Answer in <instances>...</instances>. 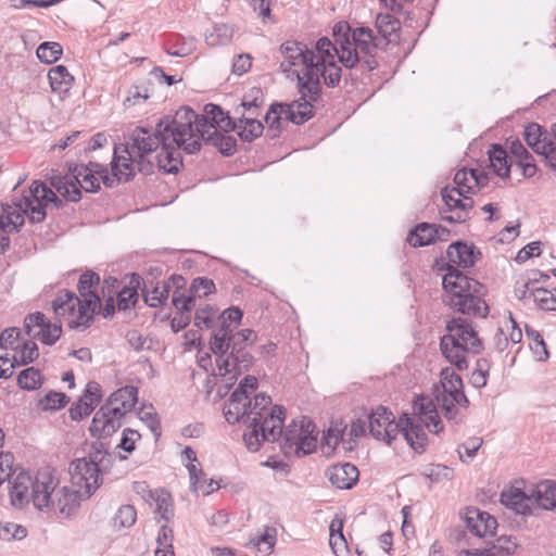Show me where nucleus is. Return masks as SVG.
<instances>
[{"label":"nucleus","mask_w":556,"mask_h":556,"mask_svg":"<svg viewBox=\"0 0 556 556\" xmlns=\"http://www.w3.org/2000/svg\"><path fill=\"white\" fill-rule=\"evenodd\" d=\"M484 544L483 548L462 549L457 556H510L518 548L516 538L506 534L485 541Z\"/></svg>","instance_id":"21"},{"label":"nucleus","mask_w":556,"mask_h":556,"mask_svg":"<svg viewBox=\"0 0 556 556\" xmlns=\"http://www.w3.org/2000/svg\"><path fill=\"white\" fill-rule=\"evenodd\" d=\"M326 476L337 489L350 490L358 481L359 471L355 465L344 463L329 467L326 471Z\"/></svg>","instance_id":"27"},{"label":"nucleus","mask_w":556,"mask_h":556,"mask_svg":"<svg viewBox=\"0 0 556 556\" xmlns=\"http://www.w3.org/2000/svg\"><path fill=\"white\" fill-rule=\"evenodd\" d=\"M123 159L119 155V148H114L113 159L111 162L112 175L103 174L100 179L108 188L115 187L121 181H129L135 175V167L130 166L129 169H124L122 166Z\"/></svg>","instance_id":"33"},{"label":"nucleus","mask_w":556,"mask_h":556,"mask_svg":"<svg viewBox=\"0 0 556 556\" xmlns=\"http://www.w3.org/2000/svg\"><path fill=\"white\" fill-rule=\"evenodd\" d=\"M440 383L442 390H438V393L447 394L448 396H458L457 393H465L462 377L450 367L441 369Z\"/></svg>","instance_id":"40"},{"label":"nucleus","mask_w":556,"mask_h":556,"mask_svg":"<svg viewBox=\"0 0 556 556\" xmlns=\"http://www.w3.org/2000/svg\"><path fill=\"white\" fill-rule=\"evenodd\" d=\"M277 541V530L273 527H265L264 532L255 538H251L248 547L256 548L257 552L264 555L273 553Z\"/></svg>","instance_id":"43"},{"label":"nucleus","mask_w":556,"mask_h":556,"mask_svg":"<svg viewBox=\"0 0 556 556\" xmlns=\"http://www.w3.org/2000/svg\"><path fill=\"white\" fill-rule=\"evenodd\" d=\"M138 301V292L135 288L124 287L116 298V306L118 311H127L135 306Z\"/></svg>","instance_id":"59"},{"label":"nucleus","mask_w":556,"mask_h":556,"mask_svg":"<svg viewBox=\"0 0 556 556\" xmlns=\"http://www.w3.org/2000/svg\"><path fill=\"white\" fill-rule=\"evenodd\" d=\"M315 49L318 52V80L323 77L327 87L338 86L342 77V70L336 62L339 52L328 37H320L315 43Z\"/></svg>","instance_id":"16"},{"label":"nucleus","mask_w":556,"mask_h":556,"mask_svg":"<svg viewBox=\"0 0 556 556\" xmlns=\"http://www.w3.org/2000/svg\"><path fill=\"white\" fill-rule=\"evenodd\" d=\"M236 130L242 141L252 142L263 134L264 125L254 117L242 115L239 117V125L237 124Z\"/></svg>","instance_id":"41"},{"label":"nucleus","mask_w":556,"mask_h":556,"mask_svg":"<svg viewBox=\"0 0 556 556\" xmlns=\"http://www.w3.org/2000/svg\"><path fill=\"white\" fill-rule=\"evenodd\" d=\"M447 333L440 339L442 355L458 370L468 367L466 353L479 354L483 343L473 329L471 321L454 317L446 324Z\"/></svg>","instance_id":"8"},{"label":"nucleus","mask_w":556,"mask_h":556,"mask_svg":"<svg viewBox=\"0 0 556 556\" xmlns=\"http://www.w3.org/2000/svg\"><path fill=\"white\" fill-rule=\"evenodd\" d=\"M450 230L437 224L420 223L408 232L407 241L412 247H426L437 241H445Z\"/></svg>","instance_id":"22"},{"label":"nucleus","mask_w":556,"mask_h":556,"mask_svg":"<svg viewBox=\"0 0 556 556\" xmlns=\"http://www.w3.org/2000/svg\"><path fill=\"white\" fill-rule=\"evenodd\" d=\"M180 290L181 289H175L172 299L173 305L179 313L189 314L194 306V298L191 294L188 296L185 295Z\"/></svg>","instance_id":"64"},{"label":"nucleus","mask_w":556,"mask_h":556,"mask_svg":"<svg viewBox=\"0 0 556 556\" xmlns=\"http://www.w3.org/2000/svg\"><path fill=\"white\" fill-rule=\"evenodd\" d=\"M217 309L211 305L198 308L194 314V325L203 330L213 327Z\"/></svg>","instance_id":"56"},{"label":"nucleus","mask_w":556,"mask_h":556,"mask_svg":"<svg viewBox=\"0 0 556 556\" xmlns=\"http://www.w3.org/2000/svg\"><path fill=\"white\" fill-rule=\"evenodd\" d=\"M444 206L441 208V218L448 223H465L470 217L473 200L467 194L450 186L441 190Z\"/></svg>","instance_id":"15"},{"label":"nucleus","mask_w":556,"mask_h":556,"mask_svg":"<svg viewBox=\"0 0 556 556\" xmlns=\"http://www.w3.org/2000/svg\"><path fill=\"white\" fill-rule=\"evenodd\" d=\"M191 113L194 118H191V129L190 134H186V141H198L200 149L202 148V137L212 134L217 127L225 132L237 129V123L217 104H205L204 114L199 115L192 109Z\"/></svg>","instance_id":"12"},{"label":"nucleus","mask_w":556,"mask_h":556,"mask_svg":"<svg viewBox=\"0 0 556 556\" xmlns=\"http://www.w3.org/2000/svg\"><path fill=\"white\" fill-rule=\"evenodd\" d=\"M531 295L542 311L556 312V294L545 288L531 289Z\"/></svg>","instance_id":"50"},{"label":"nucleus","mask_w":556,"mask_h":556,"mask_svg":"<svg viewBox=\"0 0 556 556\" xmlns=\"http://www.w3.org/2000/svg\"><path fill=\"white\" fill-rule=\"evenodd\" d=\"M27 535V530L21 525L13 522L0 523V540H23Z\"/></svg>","instance_id":"60"},{"label":"nucleus","mask_w":556,"mask_h":556,"mask_svg":"<svg viewBox=\"0 0 556 556\" xmlns=\"http://www.w3.org/2000/svg\"><path fill=\"white\" fill-rule=\"evenodd\" d=\"M138 402V388L125 386L113 392L94 414L89 431L92 437L108 438L122 426V418L131 412Z\"/></svg>","instance_id":"9"},{"label":"nucleus","mask_w":556,"mask_h":556,"mask_svg":"<svg viewBox=\"0 0 556 556\" xmlns=\"http://www.w3.org/2000/svg\"><path fill=\"white\" fill-rule=\"evenodd\" d=\"M8 481L11 485L10 489V497H11V504L14 507L22 508L25 506L28 501V491L31 486L34 493V483L31 477L27 472H20L15 477H12V475H7Z\"/></svg>","instance_id":"29"},{"label":"nucleus","mask_w":556,"mask_h":556,"mask_svg":"<svg viewBox=\"0 0 556 556\" xmlns=\"http://www.w3.org/2000/svg\"><path fill=\"white\" fill-rule=\"evenodd\" d=\"M446 254L452 264L462 268L473 266L481 255L480 251L472 243L469 244L464 241H456L450 244Z\"/></svg>","instance_id":"28"},{"label":"nucleus","mask_w":556,"mask_h":556,"mask_svg":"<svg viewBox=\"0 0 556 556\" xmlns=\"http://www.w3.org/2000/svg\"><path fill=\"white\" fill-rule=\"evenodd\" d=\"M501 502L517 514L530 515L533 508L532 488L529 492L515 486L504 490L501 494Z\"/></svg>","instance_id":"26"},{"label":"nucleus","mask_w":556,"mask_h":556,"mask_svg":"<svg viewBox=\"0 0 556 556\" xmlns=\"http://www.w3.org/2000/svg\"><path fill=\"white\" fill-rule=\"evenodd\" d=\"M422 424L407 414H403L399 419V432H402L407 443L418 453L424 452L427 445V434Z\"/></svg>","instance_id":"23"},{"label":"nucleus","mask_w":556,"mask_h":556,"mask_svg":"<svg viewBox=\"0 0 556 556\" xmlns=\"http://www.w3.org/2000/svg\"><path fill=\"white\" fill-rule=\"evenodd\" d=\"M43 377L39 369L28 367L23 369L17 376V384L21 389L34 391L42 386Z\"/></svg>","instance_id":"46"},{"label":"nucleus","mask_w":556,"mask_h":556,"mask_svg":"<svg viewBox=\"0 0 556 556\" xmlns=\"http://www.w3.org/2000/svg\"><path fill=\"white\" fill-rule=\"evenodd\" d=\"M141 434L131 428H125L122 432L121 442L117 447L126 453H132L136 450V442L139 441Z\"/></svg>","instance_id":"63"},{"label":"nucleus","mask_w":556,"mask_h":556,"mask_svg":"<svg viewBox=\"0 0 556 556\" xmlns=\"http://www.w3.org/2000/svg\"><path fill=\"white\" fill-rule=\"evenodd\" d=\"M458 396L447 394L437 393L435 402L437 408L439 407L444 415V417L448 421H453L454 424H458L462 419L459 417L458 407L467 408L470 404L468 397L465 393H457Z\"/></svg>","instance_id":"30"},{"label":"nucleus","mask_w":556,"mask_h":556,"mask_svg":"<svg viewBox=\"0 0 556 556\" xmlns=\"http://www.w3.org/2000/svg\"><path fill=\"white\" fill-rule=\"evenodd\" d=\"M191 118H194L191 108L181 106L175 115H165L160 118L154 128L137 126L132 129L127 144L114 147L119 148L124 169L136 165L141 174H153L154 162L149 159V155L161 148L155 156L157 167L165 174H177L182 167L180 151L187 154H195L200 151L198 141H186V134H190L191 129Z\"/></svg>","instance_id":"1"},{"label":"nucleus","mask_w":556,"mask_h":556,"mask_svg":"<svg viewBox=\"0 0 556 556\" xmlns=\"http://www.w3.org/2000/svg\"><path fill=\"white\" fill-rule=\"evenodd\" d=\"M100 277L93 271L83 274L78 281L77 296L74 292L62 290L52 302L53 311L68 328L84 331L93 320L101 301L97 293Z\"/></svg>","instance_id":"3"},{"label":"nucleus","mask_w":556,"mask_h":556,"mask_svg":"<svg viewBox=\"0 0 556 556\" xmlns=\"http://www.w3.org/2000/svg\"><path fill=\"white\" fill-rule=\"evenodd\" d=\"M243 313L239 307L226 308L218 317L217 327L213 328L210 338V349L216 356V364L222 376H238L248 371L254 357L248 351L257 339L252 329L237 330L242 320Z\"/></svg>","instance_id":"2"},{"label":"nucleus","mask_w":556,"mask_h":556,"mask_svg":"<svg viewBox=\"0 0 556 556\" xmlns=\"http://www.w3.org/2000/svg\"><path fill=\"white\" fill-rule=\"evenodd\" d=\"M173 540H174V531L173 529L167 526L163 525L161 526L157 538H156V549L154 555L155 556H175L174 547H173Z\"/></svg>","instance_id":"45"},{"label":"nucleus","mask_w":556,"mask_h":556,"mask_svg":"<svg viewBox=\"0 0 556 556\" xmlns=\"http://www.w3.org/2000/svg\"><path fill=\"white\" fill-rule=\"evenodd\" d=\"M280 53L285 58L280 63V70L288 77L296 78L299 93L311 101H317L321 92V85L318 80V52L316 49H309L301 41L287 40L281 43Z\"/></svg>","instance_id":"5"},{"label":"nucleus","mask_w":556,"mask_h":556,"mask_svg":"<svg viewBox=\"0 0 556 556\" xmlns=\"http://www.w3.org/2000/svg\"><path fill=\"white\" fill-rule=\"evenodd\" d=\"M369 432L377 439L391 444L399 434V421L384 406H378L368 417Z\"/></svg>","instance_id":"19"},{"label":"nucleus","mask_w":556,"mask_h":556,"mask_svg":"<svg viewBox=\"0 0 556 556\" xmlns=\"http://www.w3.org/2000/svg\"><path fill=\"white\" fill-rule=\"evenodd\" d=\"M443 288L451 294L450 305L457 312L475 316L485 317L489 307L483 300L486 293L484 285L463 274L459 269L450 266L443 276Z\"/></svg>","instance_id":"6"},{"label":"nucleus","mask_w":556,"mask_h":556,"mask_svg":"<svg viewBox=\"0 0 556 556\" xmlns=\"http://www.w3.org/2000/svg\"><path fill=\"white\" fill-rule=\"evenodd\" d=\"M281 450L286 456L302 457L313 453L317 446L315 424L306 416L294 419L282 430Z\"/></svg>","instance_id":"11"},{"label":"nucleus","mask_w":556,"mask_h":556,"mask_svg":"<svg viewBox=\"0 0 556 556\" xmlns=\"http://www.w3.org/2000/svg\"><path fill=\"white\" fill-rule=\"evenodd\" d=\"M58 192L68 201L77 202L81 198V189L72 177L68 180L53 184Z\"/></svg>","instance_id":"58"},{"label":"nucleus","mask_w":556,"mask_h":556,"mask_svg":"<svg viewBox=\"0 0 556 556\" xmlns=\"http://www.w3.org/2000/svg\"><path fill=\"white\" fill-rule=\"evenodd\" d=\"M71 484L85 498H90L103 483L101 469L94 464H87L86 459H74L68 467Z\"/></svg>","instance_id":"14"},{"label":"nucleus","mask_w":556,"mask_h":556,"mask_svg":"<svg viewBox=\"0 0 556 556\" xmlns=\"http://www.w3.org/2000/svg\"><path fill=\"white\" fill-rule=\"evenodd\" d=\"M413 408L417 415L416 419L424 422L429 431L439 433L443 429L437 404H434L431 397L425 395L417 396L413 403Z\"/></svg>","instance_id":"24"},{"label":"nucleus","mask_w":556,"mask_h":556,"mask_svg":"<svg viewBox=\"0 0 556 556\" xmlns=\"http://www.w3.org/2000/svg\"><path fill=\"white\" fill-rule=\"evenodd\" d=\"M343 439V430L336 426L330 427L323 437L321 445L324 452L329 454L334 451L339 442Z\"/></svg>","instance_id":"61"},{"label":"nucleus","mask_w":556,"mask_h":556,"mask_svg":"<svg viewBox=\"0 0 556 556\" xmlns=\"http://www.w3.org/2000/svg\"><path fill=\"white\" fill-rule=\"evenodd\" d=\"M215 291V283L212 279L206 277L194 278L189 288V292L195 299L205 298Z\"/></svg>","instance_id":"55"},{"label":"nucleus","mask_w":556,"mask_h":556,"mask_svg":"<svg viewBox=\"0 0 556 556\" xmlns=\"http://www.w3.org/2000/svg\"><path fill=\"white\" fill-rule=\"evenodd\" d=\"M483 440L478 437L467 439L457 448L458 456L462 462L467 463L476 456L478 450L481 447Z\"/></svg>","instance_id":"57"},{"label":"nucleus","mask_w":556,"mask_h":556,"mask_svg":"<svg viewBox=\"0 0 556 556\" xmlns=\"http://www.w3.org/2000/svg\"><path fill=\"white\" fill-rule=\"evenodd\" d=\"M248 396L242 392H232L225 404L224 415L228 424L242 422L248 426Z\"/></svg>","instance_id":"31"},{"label":"nucleus","mask_w":556,"mask_h":556,"mask_svg":"<svg viewBox=\"0 0 556 556\" xmlns=\"http://www.w3.org/2000/svg\"><path fill=\"white\" fill-rule=\"evenodd\" d=\"M86 500L72 485H60L59 480L47 470L39 471L35 479L33 504L39 510L59 513L68 518Z\"/></svg>","instance_id":"7"},{"label":"nucleus","mask_w":556,"mask_h":556,"mask_svg":"<svg viewBox=\"0 0 556 556\" xmlns=\"http://www.w3.org/2000/svg\"><path fill=\"white\" fill-rule=\"evenodd\" d=\"M48 79L53 92L66 93L73 86L74 77L64 65H56L49 70Z\"/></svg>","instance_id":"34"},{"label":"nucleus","mask_w":556,"mask_h":556,"mask_svg":"<svg viewBox=\"0 0 556 556\" xmlns=\"http://www.w3.org/2000/svg\"><path fill=\"white\" fill-rule=\"evenodd\" d=\"M380 41L374 36L369 27H357L352 30V53L359 55V61L354 70H364L370 72L378 66L374 52L378 48Z\"/></svg>","instance_id":"17"},{"label":"nucleus","mask_w":556,"mask_h":556,"mask_svg":"<svg viewBox=\"0 0 556 556\" xmlns=\"http://www.w3.org/2000/svg\"><path fill=\"white\" fill-rule=\"evenodd\" d=\"M13 203L27 214L31 223H41L46 218V205L52 203L60 208L63 205V200L46 182L36 180L30 185L28 191L16 195Z\"/></svg>","instance_id":"13"},{"label":"nucleus","mask_w":556,"mask_h":556,"mask_svg":"<svg viewBox=\"0 0 556 556\" xmlns=\"http://www.w3.org/2000/svg\"><path fill=\"white\" fill-rule=\"evenodd\" d=\"M489 161L494 173L502 178H508L510 173V165L508 164V156L506 150L498 143L491 146L489 150Z\"/></svg>","instance_id":"38"},{"label":"nucleus","mask_w":556,"mask_h":556,"mask_svg":"<svg viewBox=\"0 0 556 556\" xmlns=\"http://www.w3.org/2000/svg\"><path fill=\"white\" fill-rule=\"evenodd\" d=\"M61 332V325L51 324L48 320L42 329H39L34 333L33 338L40 340L43 344L52 345L59 340Z\"/></svg>","instance_id":"53"},{"label":"nucleus","mask_w":556,"mask_h":556,"mask_svg":"<svg viewBox=\"0 0 556 556\" xmlns=\"http://www.w3.org/2000/svg\"><path fill=\"white\" fill-rule=\"evenodd\" d=\"M102 399L101 386L96 381H89L85 388L84 393L79 397L86 404L90 403V406H96Z\"/></svg>","instance_id":"62"},{"label":"nucleus","mask_w":556,"mask_h":556,"mask_svg":"<svg viewBox=\"0 0 556 556\" xmlns=\"http://www.w3.org/2000/svg\"><path fill=\"white\" fill-rule=\"evenodd\" d=\"M87 464H94V467L101 469V472L111 466V455L105 443L96 441L91 444L88 456L83 457Z\"/></svg>","instance_id":"42"},{"label":"nucleus","mask_w":556,"mask_h":556,"mask_svg":"<svg viewBox=\"0 0 556 556\" xmlns=\"http://www.w3.org/2000/svg\"><path fill=\"white\" fill-rule=\"evenodd\" d=\"M333 48L339 52L338 59L348 70L353 71L359 61V55L352 53V29L348 22L341 21L332 28ZM350 79L356 80L358 76L350 72Z\"/></svg>","instance_id":"18"},{"label":"nucleus","mask_w":556,"mask_h":556,"mask_svg":"<svg viewBox=\"0 0 556 556\" xmlns=\"http://www.w3.org/2000/svg\"><path fill=\"white\" fill-rule=\"evenodd\" d=\"M271 399L258 393L253 401L248 399V427L243 433V442L250 452H257L263 442H276L283 429L286 410L275 405L270 409Z\"/></svg>","instance_id":"4"},{"label":"nucleus","mask_w":556,"mask_h":556,"mask_svg":"<svg viewBox=\"0 0 556 556\" xmlns=\"http://www.w3.org/2000/svg\"><path fill=\"white\" fill-rule=\"evenodd\" d=\"M232 36L233 29L227 24L219 23L213 26L205 39L210 46H225L231 41Z\"/></svg>","instance_id":"48"},{"label":"nucleus","mask_w":556,"mask_h":556,"mask_svg":"<svg viewBox=\"0 0 556 556\" xmlns=\"http://www.w3.org/2000/svg\"><path fill=\"white\" fill-rule=\"evenodd\" d=\"M203 141L215 147L224 156H231L237 151V139L233 136L224 135L217 129L202 137V142Z\"/></svg>","instance_id":"37"},{"label":"nucleus","mask_w":556,"mask_h":556,"mask_svg":"<svg viewBox=\"0 0 556 556\" xmlns=\"http://www.w3.org/2000/svg\"><path fill=\"white\" fill-rule=\"evenodd\" d=\"M527 144L538 154H541L549 144L546 130L536 123L529 124L523 131Z\"/></svg>","instance_id":"36"},{"label":"nucleus","mask_w":556,"mask_h":556,"mask_svg":"<svg viewBox=\"0 0 556 556\" xmlns=\"http://www.w3.org/2000/svg\"><path fill=\"white\" fill-rule=\"evenodd\" d=\"M62 46L55 41H45L40 43L36 50L39 61L46 64L56 62L62 56Z\"/></svg>","instance_id":"47"},{"label":"nucleus","mask_w":556,"mask_h":556,"mask_svg":"<svg viewBox=\"0 0 556 556\" xmlns=\"http://www.w3.org/2000/svg\"><path fill=\"white\" fill-rule=\"evenodd\" d=\"M137 520V511L132 505H122L113 518L116 529L130 528Z\"/></svg>","instance_id":"52"},{"label":"nucleus","mask_w":556,"mask_h":556,"mask_svg":"<svg viewBox=\"0 0 556 556\" xmlns=\"http://www.w3.org/2000/svg\"><path fill=\"white\" fill-rule=\"evenodd\" d=\"M376 28L388 42L390 37L401 28L400 21L390 13H379L376 17Z\"/></svg>","instance_id":"44"},{"label":"nucleus","mask_w":556,"mask_h":556,"mask_svg":"<svg viewBox=\"0 0 556 556\" xmlns=\"http://www.w3.org/2000/svg\"><path fill=\"white\" fill-rule=\"evenodd\" d=\"M149 498L155 503L154 513L160 515L161 519L168 522L174 517V505L170 493L163 489L149 492Z\"/></svg>","instance_id":"39"},{"label":"nucleus","mask_w":556,"mask_h":556,"mask_svg":"<svg viewBox=\"0 0 556 556\" xmlns=\"http://www.w3.org/2000/svg\"><path fill=\"white\" fill-rule=\"evenodd\" d=\"M526 334L530 340L529 346L538 359L541 362L546 361L549 357V353L542 334L538 330L530 327L526 328Z\"/></svg>","instance_id":"49"},{"label":"nucleus","mask_w":556,"mask_h":556,"mask_svg":"<svg viewBox=\"0 0 556 556\" xmlns=\"http://www.w3.org/2000/svg\"><path fill=\"white\" fill-rule=\"evenodd\" d=\"M312 102L308 98L301 96L291 103H271L265 115V122L268 125L267 136L275 139L280 135L282 116L296 125H302L311 119L314 116Z\"/></svg>","instance_id":"10"},{"label":"nucleus","mask_w":556,"mask_h":556,"mask_svg":"<svg viewBox=\"0 0 556 556\" xmlns=\"http://www.w3.org/2000/svg\"><path fill=\"white\" fill-rule=\"evenodd\" d=\"M68 396L63 392L49 391L45 396L39 399L38 406L42 410H58L68 403Z\"/></svg>","instance_id":"51"},{"label":"nucleus","mask_w":556,"mask_h":556,"mask_svg":"<svg viewBox=\"0 0 556 556\" xmlns=\"http://www.w3.org/2000/svg\"><path fill=\"white\" fill-rule=\"evenodd\" d=\"M475 173L472 168L469 170L466 168L457 170L454 176L455 187L453 188L458 189V191L465 194L473 193L472 178H475Z\"/></svg>","instance_id":"54"},{"label":"nucleus","mask_w":556,"mask_h":556,"mask_svg":"<svg viewBox=\"0 0 556 556\" xmlns=\"http://www.w3.org/2000/svg\"><path fill=\"white\" fill-rule=\"evenodd\" d=\"M464 521L466 528L473 535L481 539H491L496 534L497 529V520L495 517L490 515L488 511L480 510L476 507L467 508L464 514Z\"/></svg>","instance_id":"20"},{"label":"nucleus","mask_w":556,"mask_h":556,"mask_svg":"<svg viewBox=\"0 0 556 556\" xmlns=\"http://www.w3.org/2000/svg\"><path fill=\"white\" fill-rule=\"evenodd\" d=\"M533 506L556 510V482L544 480L532 488Z\"/></svg>","instance_id":"32"},{"label":"nucleus","mask_w":556,"mask_h":556,"mask_svg":"<svg viewBox=\"0 0 556 556\" xmlns=\"http://www.w3.org/2000/svg\"><path fill=\"white\" fill-rule=\"evenodd\" d=\"M186 281L182 276L174 274L167 280L157 282L151 290H144V302L150 307H160L165 304L173 288L182 289Z\"/></svg>","instance_id":"25"},{"label":"nucleus","mask_w":556,"mask_h":556,"mask_svg":"<svg viewBox=\"0 0 556 556\" xmlns=\"http://www.w3.org/2000/svg\"><path fill=\"white\" fill-rule=\"evenodd\" d=\"M71 173L72 179L86 192H97L100 189L99 178L94 176L91 173V168L85 164H76L71 168Z\"/></svg>","instance_id":"35"}]
</instances>
